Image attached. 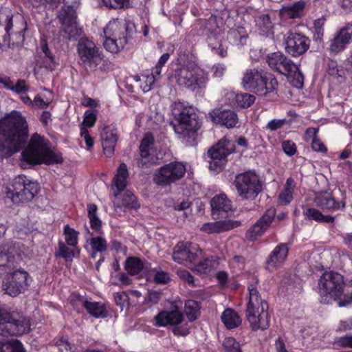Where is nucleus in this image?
Here are the masks:
<instances>
[{"mask_svg":"<svg viewBox=\"0 0 352 352\" xmlns=\"http://www.w3.org/2000/svg\"><path fill=\"white\" fill-rule=\"evenodd\" d=\"M28 125L18 111H12L0 122V156L19 151L27 140Z\"/></svg>","mask_w":352,"mask_h":352,"instance_id":"nucleus-1","label":"nucleus"},{"mask_svg":"<svg viewBox=\"0 0 352 352\" xmlns=\"http://www.w3.org/2000/svg\"><path fill=\"white\" fill-rule=\"evenodd\" d=\"M48 142V140L40 135L34 134L28 147L21 153L23 161L28 164H52L62 162L60 153L51 150Z\"/></svg>","mask_w":352,"mask_h":352,"instance_id":"nucleus-2","label":"nucleus"},{"mask_svg":"<svg viewBox=\"0 0 352 352\" xmlns=\"http://www.w3.org/2000/svg\"><path fill=\"white\" fill-rule=\"evenodd\" d=\"M249 301L247 305L246 317L253 331L265 330L270 326L268 305L263 300L255 286L248 287Z\"/></svg>","mask_w":352,"mask_h":352,"instance_id":"nucleus-3","label":"nucleus"},{"mask_svg":"<svg viewBox=\"0 0 352 352\" xmlns=\"http://www.w3.org/2000/svg\"><path fill=\"white\" fill-rule=\"evenodd\" d=\"M241 83L245 89L260 96L273 92L278 85V81L273 74H267L258 68L247 69Z\"/></svg>","mask_w":352,"mask_h":352,"instance_id":"nucleus-4","label":"nucleus"},{"mask_svg":"<svg viewBox=\"0 0 352 352\" xmlns=\"http://www.w3.org/2000/svg\"><path fill=\"white\" fill-rule=\"evenodd\" d=\"M38 191V184L23 175H20L10 180L4 189L6 197L14 204L32 201Z\"/></svg>","mask_w":352,"mask_h":352,"instance_id":"nucleus-5","label":"nucleus"},{"mask_svg":"<svg viewBox=\"0 0 352 352\" xmlns=\"http://www.w3.org/2000/svg\"><path fill=\"white\" fill-rule=\"evenodd\" d=\"M266 62L271 69L289 78L294 87H302L304 76L298 66L283 52H276L268 54L266 56Z\"/></svg>","mask_w":352,"mask_h":352,"instance_id":"nucleus-6","label":"nucleus"},{"mask_svg":"<svg viewBox=\"0 0 352 352\" xmlns=\"http://www.w3.org/2000/svg\"><path fill=\"white\" fill-rule=\"evenodd\" d=\"M172 111L176 118V123L173 127L178 135L190 136L201 127V122L192 107L178 102L174 103Z\"/></svg>","mask_w":352,"mask_h":352,"instance_id":"nucleus-7","label":"nucleus"},{"mask_svg":"<svg viewBox=\"0 0 352 352\" xmlns=\"http://www.w3.org/2000/svg\"><path fill=\"white\" fill-rule=\"evenodd\" d=\"M202 34L206 35L208 39V46L214 54L224 58L228 54L226 41H223V34L221 28L218 25L217 18L214 16L202 21Z\"/></svg>","mask_w":352,"mask_h":352,"instance_id":"nucleus-8","label":"nucleus"},{"mask_svg":"<svg viewBox=\"0 0 352 352\" xmlns=\"http://www.w3.org/2000/svg\"><path fill=\"white\" fill-rule=\"evenodd\" d=\"M103 33V46L107 51L116 54L124 48L126 43L124 21L118 19L110 21L104 28Z\"/></svg>","mask_w":352,"mask_h":352,"instance_id":"nucleus-9","label":"nucleus"},{"mask_svg":"<svg viewBox=\"0 0 352 352\" xmlns=\"http://www.w3.org/2000/svg\"><path fill=\"white\" fill-rule=\"evenodd\" d=\"M30 330V320L24 316L0 311V336L23 335Z\"/></svg>","mask_w":352,"mask_h":352,"instance_id":"nucleus-10","label":"nucleus"},{"mask_svg":"<svg viewBox=\"0 0 352 352\" xmlns=\"http://www.w3.org/2000/svg\"><path fill=\"white\" fill-rule=\"evenodd\" d=\"M175 77L179 85L191 90L205 87L208 80L207 74L201 69L188 65L177 69Z\"/></svg>","mask_w":352,"mask_h":352,"instance_id":"nucleus-11","label":"nucleus"},{"mask_svg":"<svg viewBox=\"0 0 352 352\" xmlns=\"http://www.w3.org/2000/svg\"><path fill=\"white\" fill-rule=\"evenodd\" d=\"M234 185L238 195L243 199H254L262 190L258 176L252 172L239 174L235 178Z\"/></svg>","mask_w":352,"mask_h":352,"instance_id":"nucleus-12","label":"nucleus"},{"mask_svg":"<svg viewBox=\"0 0 352 352\" xmlns=\"http://www.w3.org/2000/svg\"><path fill=\"white\" fill-rule=\"evenodd\" d=\"M76 51L80 64L85 67H96L103 59L100 47L87 38H81L78 41Z\"/></svg>","mask_w":352,"mask_h":352,"instance_id":"nucleus-13","label":"nucleus"},{"mask_svg":"<svg viewBox=\"0 0 352 352\" xmlns=\"http://www.w3.org/2000/svg\"><path fill=\"white\" fill-rule=\"evenodd\" d=\"M187 171L186 166L182 162H174L162 166L155 174V190L160 186H168L181 179Z\"/></svg>","mask_w":352,"mask_h":352,"instance_id":"nucleus-14","label":"nucleus"},{"mask_svg":"<svg viewBox=\"0 0 352 352\" xmlns=\"http://www.w3.org/2000/svg\"><path fill=\"white\" fill-rule=\"evenodd\" d=\"M58 17L61 24L60 36L67 40L75 39L80 34V29L76 22V14L74 9L64 5L60 10Z\"/></svg>","mask_w":352,"mask_h":352,"instance_id":"nucleus-15","label":"nucleus"},{"mask_svg":"<svg viewBox=\"0 0 352 352\" xmlns=\"http://www.w3.org/2000/svg\"><path fill=\"white\" fill-rule=\"evenodd\" d=\"M318 285L321 294H328L335 300L340 299L343 294L344 280L342 276L338 273L324 272L320 278Z\"/></svg>","mask_w":352,"mask_h":352,"instance_id":"nucleus-16","label":"nucleus"},{"mask_svg":"<svg viewBox=\"0 0 352 352\" xmlns=\"http://www.w3.org/2000/svg\"><path fill=\"white\" fill-rule=\"evenodd\" d=\"M232 144L228 140H221L213 145L208 151V155L210 158V170L217 173L223 170L227 162V157L232 153Z\"/></svg>","mask_w":352,"mask_h":352,"instance_id":"nucleus-17","label":"nucleus"},{"mask_svg":"<svg viewBox=\"0 0 352 352\" xmlns=\"http://www.w3.org/2000/svg\"><path fill=\"white\" fill-rule=\"evenodd\" d=\"M28 276V273L21 269L8 272L3 283L4 290L11 296H16L27 287Z\"/></svg>","mask_w":352,"mask_h":352,"instance_id":"nucleus-18","label":"nucleus"},{"mask_svg":"<svg viewBox=\"0 0 352 352\" xmlns=\"http://www.w3.org/2000/svg\"><path fill=\"white\" fill-rule=\"evenodd\" d=\"M285 52L294 57L305 53L309 48L310 40L298 32L289 31L284 36Z\"/></svg>","mask_w":352,"mask_h":352,"instance_id":"nucleus-19","label":"nucleus"},{"mask_svg":"<svg viewBox=\"0 0 352 352\" xmlns=\"http://www.w3.org/2000/svg\"><path fill=\"white\" fill-rule=\"evenodd\" d=\"M196 243L188 241L179 242L174 248L173 259L181 264H191L201 254Z\"/></svg>","mask_w":352,"mask_h":352,"instance_id":"nucleus-20","label":"nucleus"},{"mask_svg":"<svg viewBox=\"0 0 352 352\" xmlns=\"http://www.w3.org/2000/svg\"><path fill=\"white\" fill-rule=\"evenodd\" d=\"M276 217L274 208L267 209L265 213L246 232L248 240L255 241L261 237L270 227Z\"/></svg>","mask_w":352,"mask_h":352,"instance_id":"nucleus-21","label":"nucleus"},{"mask_svg":"<svg viewBox=\"0 0 352 352\" xmlns=\"http://www.w3.org/2000/svg\"><path fill=\"white\" fill-rule=\"evenodd\" d=\"M211 214L214 219L226 218L233 212L232 201L226 194L217 195L210 200Z\"/></svg>","mask_w":352,"mask_h":352,"instance_id":"nucleus-22","label":"nucleus"},{"mask_svg":"<svg viewBox=\"0 0 352 352\" xmlns=\"http://www.w3.org/2000/svg\"><path fill=\"white\" fill-rule=\"evenodd\" d=\"M154 137L151 133H146L140 146V159L138 166L146 169L153 164Z\"/></svg>","mask_w":352,"mask_h":352,"instance_id":"nucleus-23","label":"nucleus"},{"mask_svg":"<svg viewBox=\"0 0 352 352\" xmlns=\"http://www.w3.org/2000/svg\"><path fill=\"white\" fill-rule=\"evenodd\" d=\"M289 253L287 243H280L276 245L271 252L265 261V268L273 271L281 267L285 262Z\"/></svg>","mask_w":352,"mask_h":352,"instance_id":"nucleus-24","label":"nucleus"},{"mask_svg":"<svg viewBox=\"0 0 352 352\" xmlns=\"http://www.w3.org/2000/svg\"><path fill=\"white\" fill-rule=\"evenodd\" d=\"M118 137V131L114 126H108L104 128L101 133V140L104 154L107 157L113 155Z\"/></svg>","mask_w":352,"mask_h":352,"instance_id":"nucleus-25","label":"nucleus"},{"mask_svg":"<svg viewBox=\"0 0 352 352\" xmlns=\"http://www.w3.org/2000/svg\"><path fill=\"white\" fill-rule=\"evenodd\" d=\"M211 120L216 124H219L227 128H233L238 122L236 113L232 110L216 109L209 113Z\"/></svg>","mask_w":352,"mask_h":352,"instance_id":"nucleus-26","label":"nucleus"},{"mask_svg":"<svg viewBox=\"0 0 352 352\" xmlns=\"http://www.w3.org/2000/svg\"><path fill=\"white\" fill-rule=\"evenodd\" d=\"M241 224L239 221L225 219L223 221L205 223L201 226V230L208 234L221 233L237 228Z\"/></svg>","mask_w":352,"mask_h":352,"instance_id":"nucleus-27","label":"nucleus"},{"mask_svg":"<svg viewBox=\"0 0 352 352\" xmlns=\"http://www.w3.org/2000/svg\"><path fill=\"white\" fill-rule=\"evenodd\" d=\"M314 203L322 209L328 210H338L345 206L344 202L336 201L329 192L318 193L314 198Z\"/></svg>","mask_w":352,"mask_h":352,"instance_id":"nucleus-28","label":"nucleus"},{"mask_svg":"<svg viewBox=\"0 0 352 352\" xmlns=\"http://www.w3.org/2000/svg\"><path fill=\"white\" fill-rule=\"evenodd\" d=\"M128 169L124 163L120 164L117 173L112 181V188L116 192H114V197L118 198L119 195L122 192L127 185V179L129 177Z\"/></svg>","mask_w":352,"mask_h":352,"instance_id":"nucleus-29","label":"nucleus"},{"mask_svg":"<svg viewBox=\"0 0 352 352\" xmlns=\"http://www.w3.org/2000/svg\"><path fill=\"white\" fill-rule=\"evenodd\" d=\"M183 319L184 316L179 311H162L155 316V324L160 326L177 325Z\"/></svg>","mask_w":352,"mask_h":352,"instance_id":"nucleus-30","label":"nucleus"},{"mask_svg":"<svg viewBox=\"0 0 352 352\" xmlns=\"http://www.w3.org/2000/svg\"><path fill=\"white\" fill-rule=\"evenodd\" d=\"M221 321L228 329L238 327L241 324V319L234 310L228 308L221 314Z\"/></svg>","mask_w":352,"mask_h":352,"instance_id":"nucleus-31","label":"nucleus"},{"mask_svg":"<svg viewBox=\"0 0 352 352\" xmlns=\"http://www.w3.org/2000/svg\"><path fill=\"white\" fill-rule=\"evenodd\" d=\"M144 269V263L138 257L130 256L124 263V270L131 276L139 275Z\"/></svg>","mask_w":352,"mask_h":352,"instance_id":"nucleus-32","label":"nucleus"},{"mask_svg":"<svg viewBox=\"0 0 352 352\" xmlns=\"http://www.w3.org/2000/svg\"><path fill=\"white\" fill-rule=\"evenodd\" d=\"M256 24L260 34L271 36L274 34V25L269 14H261L256 19Z\"/></svg>","mask_w":352,"mask_h":352,"instance_id":"nucleus-33","label":"nucleus"},{"mask_svg":"<svg viewBox=\"0 0 352 352\" xmlns=\"http://www.w3.org/2000/svg\"><path fill=\"white\" fill-rule=\"evenodd\" d=\"M305 7L302 1H297L292 5L283 7L280 10V14L283 17L290 19L298 18Z\"/></svg>","mask_w":352,"mask_h":352,"instance_id":"nucleus-34","label":"nucleus"},{"mask_svg":"<svg viewBox=\"0 0 352 352\" xmlns=\"http://www.w3.org/2000/svg\"><path fill=\"white\" fill-rule=\"evenodd\" d=\"M349 43L346 36L340 30L333 38L330 41L329 50L332 53L337 54L344 50Z\"/></svg>","mask_w":352,"mask_h":352,"instance_id":"nucleus-35","label":"nucleus"},{"mask_svg":"<svg viewBox=\"0 0 352 352\" xmlns=\"http://www.w3.org/2000/svg\"><path fill=\"white\" fill-rule=\"evenodd\" d=\"M217 261L214 257L206 258L193 266V270L198 274H206L211 272L217 265Z\"/></svg>","mask_w":352,"mask_h":352,"instance_id":"nucleus-36","label":"nucleus"},{"mask_svg":"<svg viewBox=\"0 0 352 352\" xmlns=\"http://www.w3.org/2000/svg\"><path fill=\"white\" fill-rule=\"evenodd\" d=\"M303 214L309 219L314 220L318 222L333 223L334 217L330 215H324L320 211L315 208H307L303 211Z\"/></svg>","mask_w":352,"mask_h":352,"instance_id":"nucleus-37","label":"nucleus"},{"mask_svg":"<svg viewBox=\"0 0 352 352\" xmlns=\"http://www.w3.org/2000/svg\"><path fill=\"white\" fill-rule=\"evenodd\" d=\"M82 305L89 314L95 318L104 317L105 316V309L101 303L84 300Z\"/></svg>","mask_w":352,"mask_h":352,"instance_id":"nucleus-38","label":"nucleus"},{"mask_svg":"<svg viewBox=\"0 0 352 352\" xmlns=\"http://www.w3.org/2000/svg\"><path fill=\"white\" fill-rule=\"evenodd\" d=\"M0 352H25L21 342L17 340H0Z\"/></svg>","mask_w":352,"mask_h":352,"instance_id":"nucleus-39","label":"nucleus"},{"mask_svg":"<svg viewBox=\"0 0 352 352\" xmlns=\"http://www.w3.org/2000/svg\"><path fill=\"white\" fill-rule=\"evenodd\" d=\"M74 249L72 250L67 245L63 242H60L58 243V251L56 253V255L62 256L66 261H72L73 258L79 255L80 249L78 247H73Z\"/></svg>","mask_w":352,"mask_h":352,"instance_id":"nucleus-40","label":"nucleus"},{"mask_svg":"<svg viewBox=\"0 0 352 352\" xmlns=\"http://www.w3.org/2000/svg\"><path fill=\"white\" fill-rule=\"evenodd\" d=\"M199 309L200 305L197 301L194 300H188L186 301L184 311L190 321H193L197 318Z\"/></svg>","mask_w":352,"mask_h":352,"instance_id":"nucleus-41","label":"nucleus"},{"mask_svg":"<svg viewBox=\"0 0 352 352\" xmlns=\"http://www.w3.org/2000/svg\"><path fill=\"white\" fill-rule=\"evenodd\" d=\"M228 36L230 39H234V43L236 45L243 46L246 43L248 34L246 33L244 28L238 27L235 30H231L228 33Z\"/></svg>","mask_w":352,"mask_h":352,"instance_id":"nucleus-42","label":"nucleus"},{"mask_svg":"<svg viewBox=\"0 0 352 352\" xmlns=\"http://www.w3.org/2000/svg\"><path fill=\"white\" fill-rule=\"evenodd\" d=\"M52 93L47 89H45L43 93L37 95L34 98V106L38 108H45L52 102Z\"/></svg>","mask_w":352,"mask_h":352,"instance_id":"nucleus-43","label":"nucleus"},{"mask_svg":"<svg viewBox=\"0 0 352 352\" xmlns=\"http://www.w3.org/2000/svg\"><path fill=\"white\" fill-rule=\"evenodd\" d=\"M8 85L6 86V89L12 91L16 94H25L30 90L29 85L24 80L19 79L14 85L10 79Z\"/></svg>","mask_w":352,"mask_h":352,"instance_id":"nucleus-44","label":"nucleus"},{"mask_svg":"<svg viewBox=\"0 0 352 352\" xmlns=\"http://www.w3.org/2000/svg\"><path fill=\"white\" fill-rule=\"evenodd\" d=\"M88 217L92 229L99 230L101 226V221L97 216V206L94 204L87 205Z\"/></svg>","mask_w":352,"mask_h":352,"instance_id":"nucleus-45","label":"nucleus"},{"mask_svg":"<svg viewBox=\"0 0 352 352\" xmlns=\"http://www.w3.org/2000/svg\"><path fill=\"white\" fill-rule=\"evenodd\" d=\"M78 232L68 225L64 227L65 240L67 245L77 247Z\"/></svg>","mask_w":352,"mask_h":352,"instance_id":"nucleus-46","label":"nucleus"},{"mask_svg":"<svg viewBox=\"0 0 352 352\" xmlns=\"http://www.w3.org/2000/svg\"><path fill=\"white\" fill-rule=\"evenodd\" d=\"M118 199V197H115V200L113 201L114 204L118 207L127 206L130 208H135L138 206L135 196L130 191H126L124 192L122 204L118 202L117 200Z\"/></svg>","mask_w":352,"mask_h":352,"instance_id":"nucleus-47","label":"nucleus"},{"mask_svg":"<svg viewBox=\"0 0 352 352\" xmlns=\"http://www.w3.org/2000/svg\"><path fill=\"white\" fill-rule=\"evenodd\" d=\"M255 101V96L248 94H239L236 96V104L241 108L250 107Z\"/></svg>","mask_w":352,"mask_h":352,"instance_id":"nucleus-48","label":"nucleus"},{"mask_svg":"<svg viewBox=\"0 0 352 352\" xmlns=\"http://www.w3.org/2000/svg\"><path fill=\"white\" fill-rule=\"evenodd\" d=\"M41 50L42 52L45 54V57L48 59L49 63L46 65V67L50 70H54L56 65H58V63L56 61L55 57L53 54L49 50L47 42L45 40L41 41Z\"/></svg>","mask_w":352,"mask_h":352,"instance_id":"nucleus-49","label":"nucleus"},{"mask_svg":"<svg viewBox=\"0 0 352 352\" xmlns=\"http://www.w3.org/2000/svg\"><path fill=\"white\" fill-rule=\"evenodd\" d=\"M223 352H242L240 344L232 337L224 339L223 342Z\"/></svg>","mask_w":352,"mask_h":352,"instance_id":"nucleus-50","label":"nucleus"},{"mask_svg":"<svg viewBox=\"0 0 352 352\" xmlns=\"http://www.w3.org/2000/svg\"><path fill=\"white\" fill-rule=\"evenodd\" d=\"M92 250L96 252H102L107 250V241L102 236L92 237L89 241Z\"/></svg>","mask_w":352,"mask_h":352,"instance_id":"nucleus-51","label":"nucleus"},{"mask_svg":"<svg viewBox=\"0 0 352 352\" xmlns=\"http://www.w3.org/2000/svg\"><path fill=\"white\" fill-rule=\"evenodd\" d=\"M98 3L109 8H124L128 6L130 0H98Z\"/></svg>","mask_w":352,"mask_h":352,"instance_id":"nucleus-52","label":"nucleus"},{"mask_svg":"<svg viewBox=\"0 0 352 352\" xmlns=\"http://www.w3.org/2000/svg\"><path fill=\"white\" fill-rule=\"evenodd\" d=\"M325 19L324 17L316 19L314 21L313 32L314 38L316 40H320L324 33V25Z\"/></svg>","mask_w":352,"mask_h":352,"instance_id":"nucleus-53","label":"nucleus"},{"mask_svg":"<svg viewBox=\"0 0 352 352\" xmlns=\"http://www.w3.org/2000/svg\"><path fill=\"white\" fill-rule=\"evenodd\" d=\"M281 145L284 153L288 156H293L297 151L296 146L292 140H284Z\"/></svg>","mask_w":352,"mask_h":352,"instance_id":"nucleus-54","label":"nucleus"},{"mask_svg":"<svg viewBox=\"0 0 352 352\" xmlns=\"http://www.w3.org/2000/svg\"><path fill=\"white\" fill-rule=\"evenodd\" d=\"M96 120V111L87 110L85 113L83 124L87 127L94 125Z\"/></svg>","mask_w":352,"mask_h":352,"instance_id":"nucleus-55","label":"nucleus"},{"mask_svg":"<svg viewBox=\"0 0 352 352\" xmlns=\"http://www.w3.org/2000/svg\"><path fill=\"white\" fill-rule=\"evenodd\" d=\"M6 248L0 252V267H10V263L12 262L14 255L12 252L5 253Z\"/></svg>","mask_w":352,"mask_h":352,"instance_id":"nucleus-56","label":"nucleus"},{"mask_svg":"<svg viewBox=\"0 0 352 352\" xmlns=\"http://www.w3.org/2000/svg\"><path fill=\"white\" fill-rule=\"evenodd\" d=\"M293 199L292 191L283 190L278 195V203L281 205L289 204Z\"/></svg>","mask_w":352,"mask_h":352,"instance_id":"nucleus-57","label":"nucleus"},{"mask_svg":"<svg viewBox=\"0 0 352 352\" xmlns=\"http://www.w3.org/2000/svg\"><path fill=\"white\" fill-rule=\"evenodd\" d=\"M0 21L3 23V28L8 35L10 34V30L12 28V15L7 14L4 16L3 14H0Z\"/></svg>","mask_w":352,"mask_h":352,"instance_id":"nucleus-58","label":"nucleus"},{"mask_svg":"<svg viewBox=\"0 0 352 352\" xmlns=\"http://www.w3.org/2000/svg\"><path fill=\"white\" fill-rule=\"evenodd\" d=\"M286 122L287 120L285 119H273L267 123L266 128L272 131H276L280 129Z\"/></svg>","mask_w":352,"mask_h":352,"instance_id":"nucleus-59","label":"nucleus"},{"mask_svg":"<svg viewBox=\"0 0 352 352\" xmlns=\"http://www.w3.org/2000/svg\"><path fill=\"white\" fill-rule=\"evenodd\" d=\"M170 280L169 274L164 271H155V283L166 284Z\"/></svg>","mask_w":352,"mask_h":352,"instance_id":"nucleus-60","label":"nucleus"},{"mask_svg":"<svg viewBox=\"0 0 352 352\" xmlns=\"http://www.w3.org/2000/svg\"><path fill=\"white\" fill-rule=\"evenodd\" d=\"M114 300L116 303L121 307L122 309L124 305L128 300V295L125 292H117L115 293L114 295Z\"/></svg>","mask_w":352,"mask_h":352,"instance_id":"nucleus-61","label":"nucleus"},{"mask_svg":"<svg viewBox=\"0 0 352 352\" xmlns=\"http://www.w3.org/2000/svg\"><path fill=\"white\" fill-rule=\"evenodd\" d=\"M177 274L182 279L186 281L188 284L191 285L192 286L195 285V278L188 271L179 270L178 271Z\"/></svg>","mask_w":352,"mask_h":352,"instance_id":"nucleus-62","label":"nucleus"},{"mask_svg":"<svg viewBox=\"0 0 352 352\" xmlns=\"http://www.w3.org/2000/svg\"><path fill=\"white\" fill-rule=\"evenodd\" d=\"M311 148L314 151L326 153L327 149L324 144L318 139H313L311 141Z\"/></svg>","mask_w":352,"mask_h":352,"instance_id":"nucleus-63","label":"nucleus"},{"mask_svg":"<svg viewBox=\"0 0 352 352\" xmlns=\"http://www.w3.org/2000/svg\"><path fill=\"white\" fill-rule=\"evenodd\" d=\"M154 83V76L151 74L145 77L144 84L141 85V88L144 93H146L152 89Z\"/></svg>","mask_w":352,"mask_h":352,"instance_id":"nucleus-64","label":"nucleus"}]
</instances>
